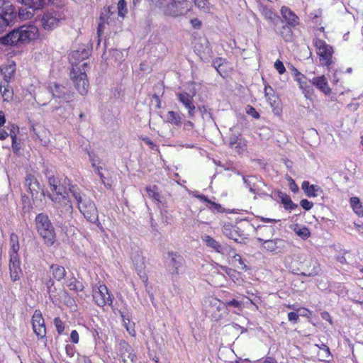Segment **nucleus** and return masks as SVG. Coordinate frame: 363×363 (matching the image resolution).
<instances>
[{
	"instance_id": "f257e3e1",
	"label": "nucleus",
	"mask_w": 363,
	"mask_h": 363,
	"mask_svg": "<svg viewBox=\"0 0 363 363\" xmlns=\"http://www.w3.org/2000/svg\"><path fill=\"white\" fill-rule=\"evenodd\" d=\"M65 183L69 186V191L77 201L78 209L86 220L100 226L98 210L94 202L82 193L77 186L71 184L69 179H66Z\"/></svg>"
},
{
	"instance_id": "f03ea898",
	"label": "nucleus",
	"mask_w": 363,
	"mask_h": 363,
	"mask_svg": "<svg viewBox=\"0 0 363 363\" xmlns=\"http://www.w3.org/2000/svg\"><path fill=\"white\" fill-rule=\"evenodd\" d=\"M38 35V29L35 26L25 24L0 37V43L6 46L19 45L35 40Z\"/></svg>"
},
{
	"instance_id": "7ed1b4c3",
	"label": "nucleus",
	"mask_w": 363,
	"mask_h": 363,
	"mask_svg": "<svg viewBox=\"0 0 363 363\" xmlns=\"http://www.w3.org/2000/svg\"><path fill=\"white\" fill-rule=\"evenodd\" d=\"M65 9L53 6L45 10L40 19V26L46 31H51L59 27L65 20Z\"/></svg>"
},
{
	"instance_id": "20e7f679",
	"label": "nucleus",
	"mask_w": 363,
	"mask_h": 363,
	"mask_svg": "<svg viewBox=\"0 0 363 363\" xmlns=\"http://www.w3.org/2000/svg\"><path fill=\"white\" fill-rule=\"evenodd\" d=\"M35 221L37 231L43 239L45 244L52 246L55 243L56 233L49 216L44 213H38Z\"/></svg>"
},
{
	"instance_id": "39448f33",
	"label": "nucleus",
	"mask_w": 363,
	"mask_h": 363,
	"mask_svg": "<svg viewBox=\"0 0 363 363\" xmlns=\"http://www.w3.org/2000/svg\"><path fill=\"white\" fill-rule=\"evenodd\" d=\"M160 8L169 17H178L189 11L186 0H160Z\"/></svg>"
},
{
	"instance_id": "423d86ee",
	"label": "nucleus",
	"mask_w": 363,
	"mask_h": 363,
	"mask_svg": "<svg viewBox=\"0 0 363 363\" xmlns=\"http://www.w3.org/2000/svg\"><path fill=\"white\" fill-rule=\"evenodd\" d=\"M16 18L17 11L11 3L6 0H0V33L13 26Z\"/></svg>"
},
{
	"instance_id": "0eeeda50",
	"label": "nucleus",
	"mask_w": 363,
	"mask_h": 363,
	"mask_svg": "<svg viewBox=\"0 0 363 363\" xmlns=\"http://www.w3.org/2000/svg\"><path fill=\"white\" fill-rule=\"evenodd\" d=\"M53 203L56 205V223L63 221H72L73 219V206L70 199L55 198Z\"/></svg>"
},
{
	"instance_id": "6e6552de",
	"label": "nucleus",
	"mask_w": 363,
	"mask_h": 363,
	"mask_svg": "<svg viewBox=\"0 0 363 363\" xmlns=\"http://www.w3.org/2000/svg\"><path fill=\"white\" fill-rule=\"evenodd\" d=\"M87 65L88 64L86 62H84L82 65V67H73L70 71L71 79L72 80L78 92L82 96L86 94L89 85L86 74L84 70V67Z\"/></svg>"
},
{
	"instance_id": "1a4fd4ad",
	"label": "nucleus",
	"mask_w": 363,
	"mask_h": 363,
	"mask_svg": "<svg viewBox=\"0 0 363 363\" xmlns=\"http://www.w3.org/2000/svg\"><path fill=\"white\" fill-rule=\"evenodd\" d=\"M313 45L318 50L320 63L330 67L333 63L331 59L333 53V48L324 40L318 38L314 39Z\"/></svg>"
},
{
	"instance_id": "9d476101",
	"label": "nucleus",
	"mask_w": 363,
	"mask_h": 363,
	"mask_svg": "<svg viewBox=\"0 0 363 363\" xmlns=\"http://www.w3.org/2000/svg\"><path fill=\"white\" fill-rule=\"evenodd\" d=\"M17 2L21 3L28 7L29 11L24 12L22 8L18 10V16L21 19H28L33 16V11L42 9L50 0H16Z\"/></svg>"
},
{
	"instance_id": "9b49d317",
	"label": "nucleus",
	"mask_w": 363,
	"mask_h": 363,
	"mask_svg": "<svg viewBox=\"0 0 363 363\" xmlns=\"http://www.w3.org/2000/svg\"><path fill=\"white\" fill-rule=\"evenodd\" d=\"M48 89L54 99H59L60 101L68 103L73 97L69 89L59 83H50Z\"/></svg>"
},
{
	"instance_id": "f8f14e48",
	"label": "nucleus",
	"mask_w": 363,
	"mask_h": 363,
	"mask_svg": "<svg viewBox=\"0 0 363 363\" xmlns=\"http://www.w3.org/2000/svg\"><path fill=\"white\" fill-rule=\"evenodd\" d=\"M24 186L27 187L34 201L38 199L39 193L43 197L46 195L43 186L40 185L36 177L31 174H26L24 179Z\"/></svg>"
},
{
	"instance_id": "ddd939ff",
	"label": "nucleus",
	"mask_w": 363,
	"mask_h": 363,
	"mask_svg": "<svg viewBox=\"0 0 363 363\" xmlns=\"http://www.w3.org/2000/svg\"><path fill=\"white\" fill-rule=\"evenodd\" d=\"M93 298L97 306L103 307L108 304L111 306L113 303L111 294H109L108 288L106 285H100L97 289L94 290Z\"/></svg>"
},
{
	"instance_id": "4468645a",
	"label": "nucleus",
	"mask_w": 363,
	"mask_h": 363,
	"mask_svg": "<svg viewBox=\"0 0 363 363\" xmlns=\"http://www.w3.org/2000/svg\"><path fill=\"white\" fill-rule=\"evenodd\" d=\"M301 275L305 277H314L318 275L321 269L320 265L317 259L309 257L305 259L301 267Z\"/></svg>"
},
{
	"instance_id": "2eb2a0df",
	"label": "nucleus",
	"mask_w": 363,
	"mask_h": 363,
	"mask_svg": "<svg viewBox=\"0 0 363 363\" xmlns=\"http://www.w3.org/2000/svg\"><path fill=\"white\" fill-rule=\"evenodd\" d=\"M32 327L34 333L38 338H44L46 336L45 321L40 311L35 310L32 316Z\"/></svg>"
},
{
	"instance_id": "dca6fc26",
	"label": "nucleus",
	"mask_w": 363,
	"mask_h": 363,
	"mask_svg": "<svg viewBox=\"0 0 363 363\" xmlns=\"http://www.w3.org/2000/svg\"><path fill=\"white\" fill-rule=\"evenodd\" d=\"M168 258L169 259L167 264V269L169 272L174 276L180 274V269L183 267L184 264V258L174 252H169Z\"/></svg>"
},
{
	"instance_id": "f3484780",
	"label": "nucleus",
	"mask_w": 363,
	"mask_h": 363,
	"mask_svg": "<svg viewBox=\"0 0 363 363\" xmlns=\"http://www.w3.org/2000/svg\"><path fill=\"white\" fill-rule=\"evenodd\" d=\"M10 277L13 282L20 280L23 274L21 267V260L18 255L10 256L9 259Z\"/></svg>"
},
{
	"instance_id": "a211bd4d",
	"label": "nucleus",
	"mask_w": 363,
	"mask_h": 363,
	"mask_svg": "<svg viewBox=\"0 0 363 363\" xmlns=\"http://www.w3.org/2000/svg\"><path fill=\"white\" fill-rule=\"evenodd\" d=\"M179 101L185 106L188 110L189 117L192 118L194 116L196 107L193 104V97L195 96V92L192 94L187 92H181L177 94Z\"/></svg>"
},
{
	"instance_id": "6ab92c4d",
	"label": "nucleus",
	"mask_w": 363,
	"mask_h": 363,
	"mask_svg": "<svg viewBox=\"0 0 363 363\" xmlns=\"http://www.w3.org/2000/svg\"><path fill=\"white\" fill-rule=\"evenodd\" d=\"M132 260L133 265L135 267V271L137 272L139 277L143 279L144 282L147 281V277L145 273V265L144 262V257L143 255L139 252H136L133 256H132Z\"/></svg>"
},
{
	"instance_id": "aec40b11",
	"label": "nucleus",
	"mask_w": 363,
	"mask_h": 363,
	"mask_svg": "<svg viewBox=\"0 0 363 363\" xmlns=\"http://www.w3.org/2000/svg\"><path fill=\"white\" fill-rule=\"evenodd\" d=\"M222 231L224 235L235 242H238V238L244 235L240 227L230 223L223 225Z\"/></svg>"
},
{
	"instance_id": "412c9836",
	"label": "nucleus",
	"mask_w": 363,
	"mask_h": 363,
	"mask_svg": "<svg viewBox=\"0 0 363 363\" xmlns=\"http://www.w3.org/2000/svg\"><path fill=\"white\" fill-rule=\"evenodd\" d=\"M281 14L286 22V25H289L294 28L299 24L298 16L289 7L282 6L281 9Z\"/></svg>"
},
{
	"instance_id": "4be33fe9",
	"label": "nucleus",
	"mask_w": 363,
	"mask_h": 363,
	"mask_svg": "<svg viewBox=\"0 0 363 363\" xmlns=\"http://www.w3.org/2000/svg\"><path fill=\"white\" fill-rule=\"evenodd\" d=\"M91 50L84 45L80 46L77 50L72 51L70 54V59L75 61L72 62V65L77 64V62L87 59L91 54ZM75 67H78L77 65H75Z\"/></svg>"
},
{
	"instance_id": "5701e85b",
	"label": "nucleus",
	"mask_w": 363,
	"mask_h": 363,
	"mask_svg": "<svg viewBox=\"0 0 363 363\" xmlns=\"http://www.w3.org/2000/svg\"><path fill=\"white\" fill-rule=\"evenodd\" d=\"M301 189L309 198L317 197L323 194V190L319 186L310 184L308 181H303L302 182Z\"/></svg>"
},
{
	"instance_id": "b1692460",
	"label": "nucleus",
	"mask_w": 363,
	"mask_h": 363,
	"mask_svg": "<svg viewBox=\"0 0 363 363\" xmlns=\"http://www.w3.org/2000/svg\"><path fill=\"white\" fill-rule=\"evenodd\" d=\"M202 240L206 243V245L208 247L213 249L216 252L218 253L225 254L227 252L228 250V247L222 245L214 238H213L208 235H203L202 237Z\"/></svg>"
},
{
	"instance_id": "393cba45",
	"label": "nucleus",
	"mask_w": 363,
	"mask_h": 363,
	"mask_svg": "<svg viewBox=\"0 0 363 363\" xmlns=\"http://www.w3.org/2000/svg\"><path fill=\"white\" fill-rule=\"evenodd\" d=\"M261 12L264 18L267 20H269L275 26H278L280 23H283L284 22V21L269 6H262L261 9Z\"/></svg>"
},
{
	"instance_id": "a878e982",
	"label": "nucleus",
	"mask_w": 363,
	"mask_h": 363,
	"mask_svg": "<svg viewBox=\"0 0 363 363\" xmlns=\"http://www.w3.org/2000/svg\"><path fill=\"white\" fill-rule=\"evenodd\" d=\"M313 85L315 86L326 95L331 93V89L328 86L327 79L324 75L313 77L312 79V86Z\"/></svg>"
},
{
	"instance_id": "bb28decb",
	"label": "nucleus",
	"mask_w": 363,
	"mask_h": 363,
	"mask_svg": "<svg viewBox=\"0 0 363 363\" xmlns=\"http://www.w3.org/2000/svg\"><path fill=\"white\" fill-rule=\"evenodd\" d=\"M276 195L280 199L281 203L284 205V207L287 211L295 210L298 208V205L294 203L291 197L286 193L281 191L280 190L277 191Z\"/></svg>"
},
{
	"instance_id": "cd10ccee",
	"label": "nucleus",
	"mask_w": 363,
	"mask_h": 363,
	"mask_svg": "<svg viewBox=\"0 0 363 363\" xmlns=\"http://www.w3.org/2000/svg\"><path fill=\"white\" fill-rule=\"evenodd\" d=\"M296 81L298 82L299 88L302 89L303 93L305 94L306 97L308 98V95L313 90L312 80L308 81L306 77L303 74L299 78L296 77Z\"/></svg>"
},
{
	"instance_id": "c85d7f7f",
	"label": "nucleus",
	"mask_w": 363,
	"mask_h": 363,
	"mask_svg": "<svg viewBox=\"0 0 363 363\" xmlns=\"http://www.w3.org/2000/svg\"><path fill=\"white\" fill-rule=\"evenodd\" d=\"M245 186L249 188L250 192L254 193L259 185H262V180L256 176L243 177Z\"/></svg>"
},
{
	"instance_id": "c756f323",
	"label": "nucleus",
	"mask_w": 363,
	"mask_h": 363,
	"mask_svg": "<svg viewBox=\"0 0 363 363\" xmlns=\"http://www.w3.org/2000/svg\"><path fill=\"white\" fill-rule=\"evenodd\" d=\"M119 313L122 319L123 325L126 328L127 331L129 334L134 335L133 333H135V330L131 325L130 315L128 311L125 308L120 309Z\"/></svg>"
},
{
	"instance_id": "7c9ffc66",
	"label": "nucleus",
	"mask_w": 363,
	"mask_h": 363,
	"mask_svg": "<svg viewBox=\"0 0 363 363\" xmlns=\"http://www.w3.org/2000/svg\"><path fill=\"white\" fill-rule=\"evenodd\" d=\"M56 225L60 228L61 231L67 237L72 236L75 233L76 228L71 223V221L58 222L56 223Z\"/></svg>"
},
{
	"instance_id": "2f4dec72",
	"label": "nucleus",
	"mask_w": 363,
	"mask_h": 363,
	"mask_svg": "<svg viewBox=\"0 0 363 363\" xmlns=\"http://www.w3.org/2000/svg\"><path fill=\"white\" fill-rule=\"evenodd\" d=\"M209 43L206 38H200L199 43L195 45V49L199 53H203V55H210L212 53L211 49L208 45Z\"/></svg>"
},
{
	"instance_id": "473e14b6",
	"label": "nucleus",
	"mask_w": 363,
	"mask_h": 363,
	"mask_svg": "<svg viewBox=\"0 0 363 363\" xmlns=\"http://www.w3.org/2000/svg\"><path fill=\"white\" fill-rule=\"evenodd\" d=\"M146 192L148 196L152 199L154 201L159 203H163L162 197L159 192V188L156 185L148 186L145 188Z\"/></svg>"
},
{
	"instance_id": "72a5a7b5",
	"label": "nucleus",
	"mask_w": 363,
	"mask_h": 363,
	"mask_svg": "<svg viewBox=\"0 0 363 363\" xmlns=\"http://www.w3.org/2000/svg\"><path fill=\"white\" fill-rule=\"evenodd\" d=\"M50 269L52 270L53 278L57 281L62 280L66 275L65 268L58 264H52L50 266Z\"/></svg>"
},
{
	"instance_id": "f704fd0d",
	"label": "nucleus",
	"mask_w": 363,
	"mask_h": 363,
	"mask_svg": "<svg viewBox=\"0 0 363 363\" xmlns=\"http://www.w3.org/2000/svg\"><path fill=\"white\" fill-rule=\"evenodd\" d=\"M315 346H317L320 349L318 355L320 357L323 358L322 360L329 362L330 360V358L332 357L330 348L323 342H321V344H316Z\"/></svg>"
},
{
	"instance_id": "c9c22d12",
	"label": "nucleus",
	"mask_w": 363,
	"mask_h": 363,
	"mask_svg": "<svg viewBox=\"0 0 363 363\" xmlns=\"http://www.w3.org/2000/svg\"><path fill=\"white\" fill-rule=\"evenodd\" d=\"M16 71V64L13 61L9 62L5 67L1 69V72L6 81H9L13 77Z\"/></svg>"
},
{
	"instance_id": "e433bc0d",
	"label": "nucleus",
	"mask_w": 363,
	"mask_h": 363,
	"mask_svg": "<svg viewBox=\"0 0 363 363\" xmlns=\"http://www.w3.org/2000/svg\"><path fill=\"white\" fill-rule=\"evenodd\" d=\"M292 26L289 25H283L279 31V35L286 42H291L293 40Z\"/></svg>"
},
{
	"instance_id": "4c0bfd02",
	"label": "nucleus",
	"mask_w": 363,
	"mask_h": 363,
	"mask_svg": "<svg viewBox=\"0 0 363 363\" xmlns=\"http://www.w3.org/2000/svg\"><path fill=\"white\" fill-rule=\"evenodd\" d=\"M10 244H11V252L10 256H14L18 255V251L19 250L20 246L18 242V237L14 233L10 235Z\"/></svg>"
},
{
	"instance_id": "58836bf2",
	"label": "nucleus",
	"mask_w": 363,
	"mask_h": 363,
	"mask_svg": "<svg viewBox=\"0 0 363 363\" xmlns=\"http://www.w3.org/2000/svg\"><path fill=\"white\" fill-rule=\"evenodd\" d=\"M55 192V194H51L50 192L46 191V195L52 202L55 198H57L60 199V197H65L66 199H69L67 192L63 191V187L60 186L58 184L57 185V190H52Z\"/></svg>"
},
{
	"instance_id": "ea45409f",
	"label": "nucleus",
	"mask_w": 363,
	"mask_h": 363,
	"mask_svg": "<svg viewBox=\"0 0 363 363\" xmlns=\"http://www.w3.org/2000/svg\"><path fill=\"white\" fill-rule=\"evenodd\" d=\"M350 204L354 212L359 217L363 216V208L360 200L357 197L350 198Z\"/></svg>"
},
{
	"instance_id": "a19ab883",
	"label": "nucleus",
	"mask_w": 363,
	"mask_h": 363,
	"mask_svg": "<svg viewBox=\"0 0 363 363\" xmlns=\"http://www.w3.org/2000/svg\"><path fill=\"white\" fill-rule=\"evenodd\" d=\"M257 240L262 243V246L269 252H275L277 254V247L275 245V239L274 240H263L257 238Z\"/></svg>"
},
{
	"instance_id": "79ce46f5",
	"label": "nucleus",
	"mask_w": 363,
	"mask_h": 363,
	"mask_svg": "<svg viewBox=\"0 0 363 363\" xmlns=\"http://www.w3.org/2000/svg\"><path fill=\"white\" fill-rule=\"evenodd\" d=\"M67 286L71 291H74L76 293L82 291L84 289L82 282L78 281L75 277H72L69 280Z\"/></svg>"
},
{
	"instance_id": "37998d69",
	"label": "nucleus",
	"mask_w": 363,
	"mask_h": 363,
	"mask_svg": "<svg viewBox=\"0 0 363 363\" xmlns=\"http://www.w3.org/2000/svg\"><path fill=\"white\" fill-rule=\"evenodd\" d=\"M167 121L174 125H180L182 124V118L179 114L175 111H170L167 113Z\"/></svg>"
},
{
	"instance_id": "c03bdc74",
	"label": "nucleus",
	"mask_w": 363,
	"mask_h": 363,
	"mask_svg": "<svg viewBox=\"0 0 363 363\" xmlns=\"http://www.w3.org/2000/svg\"><path fill=\"white\" fill-rule=\"evenodd\" d=\"M223 303L226 307H233L237 308L238 311L235 313L238 314H239L240 312H241L242 310L243 302L236 298H233L232 300H225Z\"/></svg>"
},
{
	"instance_id": "a18cd8bd",
	"label": "nucleus",
	"mask_w": 363,
	"mask_h": 363,
	"mask_svg": "<svg viewBox=\"0 0 363 363\" xmlns=\"http://www.w3.org/2000/svg\"><path fill=\"white\" fill-rule=\"evenodd\" d=\"M275 245L277 248V254L283 253L287 251L289 244L283 239H275Z\"/></svg>"
},
{
	"instance_id": "49530a36",
	"label": "nucleus",
	"mask_w": 363,
	"mask_h": 363,
	"mask_svg": "<svg viewBox=\"0 0 363 363\" xmlns=\"http://www.w3.org/2000/svg\"><path fill=\"white\" fill-rule=\"evenodd\" d=\"M119 352L122 357H125L129 352L133 351L132 347L125 340H121L119 342Z\"/></svg>"
},
{
	"instance_id": "de8ad7c7",
	"label": "nucleus",
	"mask_w": 363,
	"mask_h": 363,
	"mask_svg": "<svg viewBox=\"0 0 363 363\" xmlns=\"http://www.w3.org/2000/svg\"><path fill=\"white\" fill-rule=\"evenodd\" d=\"M51 111L53 113L56 111V115L60 118H65L67 116V108L65 106H57L52 108Z\"/></svg>"
},
{
	"instance_id": "09e8293b",
	"label": "nucleus",
	"mask_w": 363,
	"mask_h": 363,
	"mask_svg": "<svg viewBox=\"0 0 363 363\" xmlns=\"http://www.w3.org/2000/svg\"><path fill=\"white\" fill-rule=\"evenodd\" d=\"M270 106L272 108V111L275 115H280L281 113V101L279 99H275V101H273V102H271Z\"/></svg>"
},
{
	"instance_id": "8fccbe9b",
	"label": "nucleus",
	"mask_w": 363,
	"mask_h": 363,
	"mask_svg": "<svg viewBox=\"0 0 363 363\" xmlns=\"http://www.w3.org/2000/svg\"><path fill=\"white\" fill-rule=\"evenodd\" d=\"M127 4L125 0H119L118 3V16L121 17H124L125 13H127L128 10L126 8Z\"/></svg>"
},
{
	"instance_id": "3c124183",
	"label": "nucleus",
	"mask_w": 363,
	"mask_h": 363,
	"mask_svg": "<svg viewBox=\"0 0 363 363\" xmlns=\"http://www.w3.org/2000/svg\"><path fill=\"white\" fill-rule=\"evenodd\" d=\"M195 6L205 11H209L211 4L208 0H195L194 2Z\"/></svg>"
},
{
	"instance_id": "603ef678",
	"label": "nucleus",
	"mask_w": 363,
	"mask_h": 363,
	"mask_svg": "<svg viewBox=\"0 0 363 363\" xmlns=\"http://www.w3.org/2000/svg\"><path fill=\"white\" fill-rule=\"evenodd\" d=\"M294 231L299 237H301L303 240L308 238L311 235L310 230L306 227H303L298 230L295 228Z\"/></svg>"
},
{
	"instance_id": "864d4df0",
	"label": "nucleus",
	"mask_w": 363,
	"mask_h": 363,
	"mask_svg": "<svg viewBox=\"0 0 363 363\" xmlns=\"http://www.w3.org/2000/svg\"><path fill=\"white\" fill-rule=\"evenodd\" d=\"M245 147H246L245 141L242 138L240 140H238L236 143V145H234L233 147H230V148L234 149L236 152L240 154L245 150Z\"/></svg>"
},
{
	"instance_id": "5fc2aeb1",
	"label": "nucleus",
	"mask_w": 363,
	"mask_h": 363,
	"mask_svg": "<svg viewBox=\"0 0 363 363\" xmlns=\"http://www.w3.org/2000/svg\"><path fill=\"white\" fill-rule=\"evenodd\" d=\"M242 138L240 133H231L229 135L228 138V145L229 147H233L234 145H236V143Z\"/></svg>"
},
{
	"instance_id": "6e6d98bb",
	"label": "nucleus",
	"mask_w": 363,
	"mask_h": 363,
	"mask_svg": "<svg viewBox=\"0 0 363 363\" xmlns=\"http://www.w3.org/2000/svg\"><path fill=\"white\" fill-rule=\"evenodd\" d=\"M22 203H23V211L24 213L29 212L30 208H32L31 203L30 202V199L28 196L26 195H23L21 196Z\"/></svg>"
},
{
	"instance_id": "4d7b16f0",
	"label": "nucleus",
	"mask_w": 363,
	"mask_h": 363,
	"mask_svg": "<svg viewBox=\"0 0 363 363\" xmlns=\"http://www.w3.org/2000/svg\"><path fill=\"white\" fill-rule=\"evenodd\" d=\"M54 324L56 328V330L58 333L59 335L62 334L64 330H65V325L64 323L61 320V319L59 317H56L54 319Z\"/></svg>"
},
{
	"instance_id": "13d9d810",
	"label": "nucleus",
	"mask_w": 363,
	"mask_h": 363,
	"mask_svg": "<svg viewBox=\"0 0 363 363\" xmlns=\"http://www.w3.org/2000/svg\"><path fill=\"white\" fill-rule=\"evenodd\" d=\"M122 359L124 363H135L137 357L133 351H131L127 353L126 356H125V357H122Z\"/></svg>"
},
{
	"instance_id": "bf43d9fd",
	"label": "nucleus",
	"mask_w": 363,
	"mask_h": 363,
	"mask_svg": "<svg viewBox=\"0 0 363 363\" xmlns=\"http://www.w3.org/2000/svg\"><path fill=\"white\" fill-rule=\"evenodd\" d=\"M46 177L48 180V184L52 190H57V185L58 184V180L54 177V175H48L46 174Z\"/></svg>"
},
{
	"instance_id": "052dcab7",
	"label": "nucleus",
	"mask_w": 363,
	"mask_h": 363,
	"mask_svg": "<svg viewBox=\"0 0 363 363\" xmlns=\"http://www.w3.org/2000/svg\"><path fill=\"white\" fill-rule=\"evenodd\" d=\"M226 60L222 57H217L212 62V66L216 69L220 67H226Z\"/></svg>"
},
{
	"instance_id": "680f3d73",
	"label": "nucleus",
	"mask_w": 363,
	"mask_h": 363,
	"mask_svg": "<svg viewBox=\"0 0 363 363\" xmlns=\"http://www.w3.org/2000/svg\"><path fill=\"white\" fill-rule=\"evenodd\" d=\"M12 150L14 153H18L21 148V143L18 142L17 137L12 135Z\"/></svg>"
},
{
	"instance_id": "e2e57ef3",
	"label": "nucleus",
	"mask_w": 363,
	"mask_h": 363,
	"mask_svg": "<svg viewBox=\"0 0 363 363\" xmlns=\"http://www.w3.org/2000/svg\"><path fill=\"white\" fill-rule=\"evenodd\" d=\"M266 186V184L262 181V185H259V187L256 189L255 191L253 194H257L259 196H271L267 192L264 191V188Z\"/></svg>"
},
{
	"instance_id": "0e129e2a",
	"label": "nucleus",
	"mask_w": 363,
	"mask_h": 363,
	"mask_svg": "<svg viewBox=\"0 0 363 363\" xmlns=\"http://www.w3.org/2000/svg\"><path fill=\"white\" fill-rule=\"evenodd\" d=\"M208 206L213 212H223L224 211L220 204L213 201H211L209 206Z\"/></svg>"
},
{
	"instance_id": "69168bd1",
	"label": "nucleus",
	"mask_w": 363,
	"mask_h": 363,
	"mask_svg": "<svg viewBox=\"0 0 363 363\" xmlns=\"http://www.w3.org/2000/svg\"><path fill=\"white\" fill-rule=\"evenodd\" d=\"M300 205L306 211L311 210L313 206V202L309 201L306 199H303L301 200Z\"/></svg>"
},
{
	"instance_id": "338daca9",
	"label": "nucleus",
	"mask_w": 363,
	"mask_h": 363,
	"mask_svg": "<svg viewBox=\"0 0 363 363\" xmlns=\"http://www.w3.org/2000/svg\"><path fill=\"white\" fill-rule=\"evenodd\" d=\"M274 67L280 74H284L286 71V69H285V67H284L283 62L281 61H280L279 60H277L274 62Z\"/></svg>"
},
{
	"instance_id": "774afa93",
	"label": "nucleus",
	"mask_w": 363,
	"mask_h": 363,
	"mask_svg": "<svg viewBox=\"0 0 363 363\" xmlns=\"http://www.w3.org/2000/svg\"><path fill=\"white\" fill-rule=\"evenodd\" d=\"M287 179L289 182V189L294 193H297L299 191V189H298V186L296 185V184L295 183L294 180L291 177H288Z\"/></svg>"
}]
</instances>
